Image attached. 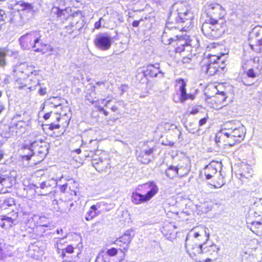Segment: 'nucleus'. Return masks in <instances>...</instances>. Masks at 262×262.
Returning <instances> with one entry per match:
<instances>
[{"label": "nucleus", "instance_id": "obj_55", "mask_svg": "<svg viewBox=\"0 0 262 262\" xmlns=\"http://www.w3.org/2000/svg\"><path fill=\"white\" fill-rule=\"evenodd\" d=\"M40 71L39 70H34L33 71L30 72L31 76H38Z\"/></svg>", "mask_w": 262, "mask_h": 262}, {"label": "nucleus", "instance_id": "obj_24", "mask_svg": "<svg viewBox=\"0 0 262 262\" xmlns=\"http://www.w3.org/2000/svg\"><path fill=\"white\" fill-rule=\"evenodd\" d=\"M33 69L32 66H29L26 62L21 63L16 66L14 72L17 74L19 73H24L26 75H29L30 72Z\"/></svg>", "mask_w": 262, "mask_h": 262}, {"label": "nucleus", "instance_id": "obj_6", "mask_svg": "<svg viewBox=\"0 0 262 262\" xmlns=\"http://www.w3.org/2000/svg\"><path fill=\"white\" fill-rule=\"evenodd\" d=\"M231 125V123L226 124V127L222 129L221 134L222 136H226L229 139V145L232 146L235 143L239 142L243 139L245 132L243 126L233 128L230 127Z\"/></svg>", "mask_w": 262, "mask_h": 262}, {"label": "nucleus", "instance_id": "obj_4", "mask_svg": "<svg viewBox=\"0 0 262 262\" xmlns=\"http://www.w3.org/2000/svg\"><path fill=\"white\" fill-rule=\"evenodd\" d=\"M41 34L39 30H33L21 36L19 42L21 48L25 50L31 48L36 52H42V47L46 46L41 40Z\"/></svg>", "mask_w": 262, "mask_h": 262}, {"label": "nucleus", "instance_id": "obj_63", "mask_svg": "<svg viewBox=\"0 0 262 262\" xmlns=\"http://www.w3.org/2000/svg\"><path fill=\"white\" fill-rule=\"evenodd\" d=\"M73 206V203H71L70 204H68V205L67 206H65L64 208H66L68 210H70V208Z\"/></svg>", "mask_w": 262, "mask_h": 262}, {"label": "nucleus", "instance_id": "obj_46", "mask_svg": "<svg viewBox=\"0 0 262 262\" xmlns=\"http://www.w3.org/2000/svg\"><path fill=\"white\" fill-rule=\"evenodd\" d=\"M5 181L6 179L5 178L0 177V193H3L5 192L4 189L2 188V186H3V183L5 182Z\"/></svg>", "mask_w": 262, "mask_h": 262}, {"label": "nucleus", "instance_id": "obj_41", "mask_svg": "<svg viewBox=\"0 0 262 262\" xmlns=\"http://www.w3.org/2000/svg\"><path fill=\"white\" fill-rule=\"evenodd\" d=\"M95 262H108V257H104L102 255L98 256L96 259Z\"/></svg>", "mask_w": 262, "mask_h": 262}, {"label": "nucleus", "instance_id": "obj_1", "mask_svg": "<svg viewBox=\"0 0 262 262\" xmlns=\"http://www.w3.org/2000/svg\"><path fill=\"white\" fill-rule=\"evenodd\" d=\"M205 12L209 18L203 24L202 32L209 39L219 38L225 30V25L222 19L225 15V10L220 5L212 4L206 7Z\"/></svg>", "mask_w": 262, "mask_h": 262}, {"label": "nucleus", "instance_id": "obj_38", "mask_svg": "<svg viewBox=\"0 0 262 262\" xmlns=\"http://www.w3.org/2000/svg\"><path fill=\"white\" fill-rule=\"evenodd\" d=\"M13 205H14V201L13 199L10 198L4 201L3 207L6 208V206H12Z\"/></svg>", "mask_w": 262, "mask_h": 262}, {"label": "nucleus", "instance_id": "obj_53", "mask_svg": "<svg viewBox=\"0 0 262 262\" xmlns=\"http://www.w3.org/2000/svg\"><path fill=\"white\" fill-rule=\"evenodd\" d=\"M261 223L259 222H252L251 225L254 226L256 228H259Z\"/></svg>", "mask_w": 262, "mask_h": 262}, {"label": "nucleus", "instance_id": "obj_22", "mask_svg": "<svg viewBox=\"0 0 262 262\" xmlns=\"http://www.w3.org/2000/svg\"><path fill=\"white\" fill-rule=\"evenodd\" d=\"M261 69L262 66L261 65L253 66V68H250L247 70L246 69H245V72L248 77L254 78L260 75Z\"/></svg>", "mask_w": 262, "mask_h": 262}, {"label": "nucleus", "instance_id": "obj_64", "mask_svg": "<svg viewBox=\"0 0 262 262\" xmlns=\"http://www.w3.org/2000/svg\"><path fill=\"white\" fill-rule=\"evenodd\" d=\"M69 121H70V120H66L65 121V124H64L63 123H62L61 125L62 126V127H67L68 125H69Z\"/></svg>", "mask_w": 262, "mask_h": 262}, {"label": "nucleus", "instance_id": "obj_23", "mask_svg": "<svg viewBox=\"0 0 262 262\" xmlns=\"http://www.w3.org/2000/svg\"><path fill=\"white\" fill-rule=\"evenodd\" d=\"M132 201L135 204H140L149 201V199L145 194H142L137 192L132 194Z\"/></svg>", "mask_w": 262, "mask_h": 262}, {"label": "nucleus", "instance_id": "obj_37", "mask_svg": "<svg viewBox=\"0 0 262 262\" xmlns=\"http://www.w3.org/2000/svg\"><path fill=\"white\" fill-rule=\"evenodd\" d=\"M216 97L220 99L219 100L220 102H224L227 98L226 94L224 92H220L218 91V92L216 93Z\"/></svg>", "mask_w": 262, "mask_h": 262}, {"label": "nucleus", "instance_id": "obj_10", "mask_svg": "<svg viewBox=\"0 0 262 262\" xmlns=\"http://www.w3.org/2000/svg\"><path fill=\"white\" fill-rule=\"evenodd\" d=\"M179 86L180 94H177L173 97V100L176 103H184L188 99L193 100L195 95L192 94H187L186 93V83L183 79H179L178 81Z\"/></svg>", "mask_w": 262, "mask_h": 262}, {"label": "nucleus", "instance_id": "obj_14", "mask_svg": "<svg viewBox=\"0 0 262 262\" xmlns=\"http://www.w3.org/2000/svg\"><path fill=\"white\" fill-rule=\"evenodd\" d=\"M220 248L215 244L211 242L205 241L204 239L203 246L202 247V252L201 254H208L209 255H217Z\"/></svg>", "mask_w": 262, "mask_h": 262}, {"label": "nucleus", "instance_id": "obj_47", "mask_svg": "<svg viewBox=\"0 0 262 262\" xmlns=\"http://www.w3.org/2000/svg\"><path fill=\"white\" fill-rule=\"evenodd\" d=\"M208 119V117L207 115L206 117H204V118L200 119V121H199V126H203L204 124H205L206 123V122H207V121Z\"/></svg>", "mask_w": 262, "mask_h": 262}, {"label": "nucleus", "instance_id": "obj_42", "mask_svg": "<svg viewBox=\"0 0 262 262\" xmlns=\"http://www.w3.org/2000/svg\"><path fill=\"white\" fill-rule=\"evenodd\" d=\"M66 29H67V32L69 34H71L76 29V27L73 24H71L70 26H67Z\"/></svg>", "mask_w": 262, "mask_h": 262}, {"label": "nucleus", "instance_id": "obj_25", "mask_svg": "<svg viewBox=\"0 0 262 262\" xmlns=\"http://www.w3.org/2000/svg\"><path fill=\"white\" fill-rule=\"evenodd\" d=\"M17 5L19 6L18 8L19 10L23 12H26L27 13L30 14L31 15L34 14V6L32 4L22 2H20V4L18 3Z\"/></svg>", "mask_w": 262, "mask_h": 262}, {"label": "nucleus", "instance_id": "obj_39", "mask_svg": "<svg viewBox=\"0 0 262 262\" xmlns=\"http://www.w3.org/2000/svg\"><path fill=\"white\" fill-rule=\"evenodd\" d=\"M74 248L72 245H68L66 248H63L61 250H62V253L64 252L71 254L74 252Z\"/></svg>", "mask_w": 262, "mask_h": 262}, {"label": "nucleus", "instance_id": "obj_33", "mask_svg": "<svg viewBox=\"0 0 262 262\" xmlns=\"http://www.w3.org/2000/svg\"><path fill=\"white\" fill-rule=\"evenodd\" d=\"M8 50L6 48L0 49V67H4L6 64V56Z\"/></svg>", "mask_w": 262, "mask_h": 262}, {"label": "nucleus", "instance_id": "obj_43", "mask_svg": "<svg viewBox=\"0 0 262 262\" xmlns=\"http://www.w3.org/2000/svg\"><path fill=\"white\" fill-rule=\"evenodd\" d=\"M259 58L258 57H254L253 58H251L248 60L249 63L256 64V66L260 65L259 64Z\"/></svg>", "mask_w": 262, "mask_h": 262}, {"label": "nucleus", "instance_id": "obj_60", "mask_svg": "<svg viewBox=\"0 0 262 262\" xmlns=\"http://www.w3.org/2000/svg\"><path fill=\"white\" fill-rule=\"evenodd\" d=\"M199 111L197 108H193L190 112V114L195 115L198 113Z\"/></svg>", "mask_w": 262, "mask_h": 262}, {"label": "nucleus", "instance_id": "obj_44", "mask_svg": "<svg viewBox=\"0 0 262 262\" xmlns=\"http://www.w3.org/2000/svg\"><path fill=\"white\" fill-rule=\"evenodd\" d=\"M31 145L30 146L26 145V146H24V148L23 149V156H22L23 158L26 159V157L25 156V154L30 155V153H29L28 150H25L26 148H31Z\"/></svg>", "mask_w": 262, "mask_h": 262}, {"label": "nucleus", "instance_id": "obj_56", "mask_svg": "<svg viewBox=\"0 0 262 262\" xmlns=\"http://www.w3.org/2000/svg\"><path fill=\"white\" fill-rule=\"evenodd\" d=\"M56 9H57V11L56 12L57 13V16L58 17H61V14L63 13V12L64 11V10L61 9H59V8H56Z\"/></svg>", "mask_w": 262, "mask_h": 262}, {"label": "nucleus", "instance_id": "obj_3", "mask_svg": "<svg viewBox=\"0 0 262 262\" xmlns=\"http://www.w3.org/2000/svg\"><path fill=\"white\" fill-rule=\"evenodd\" d=\"M172 23H170L169 21L167 23L166 28L165 29L163 34L162 36V41L165 45H169L173 41H177L176 48V52L181 53L185 50V46H192L191 39L190 37L187 35L184 36L175 35L174 37L169 36L171 29L174 28L176 29L179 27L172 26Z\"/></svg>", "mask_w": 262, "mask_h": 262}, {"label": "nucleus", "instance_id": "obj_34", "mask_svg": "<svg viewBox=\"0 0 262 262\" xmlns=\"http://www.w3.org/2000/svg\"><path fill=\"white\" fill-rule=\"evenodd\" d=\"M67 237V234L63 235L62 237L54 238L53 241L54 243V246L58 250L62 249L61 245H62V241Z\"/></svg>", "mask_w": 262, "mask_h": 262}, {"label": "nucleus", "instance_id": "obj_8", "mask_svg": "<svg viewBox=\"0 0 262 262\" xmlns=\"http://www.w3.org/2000/svg\"><path fill=\"white\" fill-rule=\"evenodd\" d=\"M250 46L251 48L257 53L262 51V28L257 26L254 27L249 35Z\"/></svg>", "mask_w": 262, "mask_h": 262}, {"label": "nucleus", "instance_id": "obj_32", "mask_svg": "<svg viewBox=\"0 0 262 262\" xmlns=\"http://www.w3.org/2000/svg\"><path fill=\"white\" fill-rule=\"evenodd\" d=\"M253 174V170L252 169L248 166L245 165L244 167L242 169V171L240 173L241 178H246L248 179L252 177Z\"/></svg>", "mask_w": 262, "mask_h": 262}, {"label": "nucleus", "instance_id": "obj_2", "mask_svg": "<svg viewBox=\"0 0 262 262\" xmlns=\"http://www.w3.org/2000/svg\"><path fill=\"white\" fill-rule=\"evenodd\" d=\"M209 229L204 226H199L192 229L187 234L185 239V248L190 256L193 257L202 252L203 242L199 237H204L205 241H208L209 238Z\"/></svg>", "mask_w": 262, "mask_h": 262}, {"label": "nucleus", "instance_id": "obj_16", "mask_svg": "<svg viewBox=\"0 0 262 262\" xmlns=\"http://www.w3.org/2000/svg\"><path fill=\"white\" fill-rule=\"evenodd\" d=\"M154 149H144L142 150L137 156L138 160L143 164L148 163L152 157V154Z\"/></svg>", "mask_w": 262, "mask_h": 262}, {"label": "nucleus", "instance_id": "obj_28", "mask_svg": "<svg viewBox=\"0 0 262 262\" xmlns=\"http://www.w3.org/2000/svg\"><path fill=\"white\" fill-rule=\"evenodd\" d=\"M31 83L29 84H24L18 86V88L19 90L25 89V90H29V91H32L36 90V86L39 85V80L38 79L34 80H30Z\"/></svg>", "mask_w": 262, "mask_h": 262}, {"label": "nucleus", "instance_id": "obj_49", "mask_svg": "<svg viewBox=\"0 0 262 262\" xmlns=\"http://www.w3.org/2000/svg\"><path fill=\"white\" fill-rule=\"evenodd\" d=\"M98 109L100 112H103L105 116H107L108 113L104 109L103 107L101 105H98Z\"/></svg>", "mask_w": 262, "mask_h": 262}, {"label": "nucleus", "instance_id": "obj_27", "mask_svg": "<svg viewBox=\"0 0 262 262\" xmlns=\"http://www.w3.org/2000/svg\"><path fill=\"white\" fill-rule=\"evenodd\" d=\"M130 233L131 231H126L122 236L116 240L114 244L119 245L120 246H121V244H120L119 243L128 244L132 239Z\"/></svg>", "mask_w": 262, "mask_h": 262}, {"label": "nucleus", "instance_id": "obj_19", "mask_svg": "<svg viewBox=\"0 0 262 262\" xmlns=\"http://www.w3.org/2000/svg\"><path fill=\"white\" fill-rule=\"evenodd\" d=\"M16 221L14 219L7 216H1L0 217V226L4 229H8L16 224Z\"/></svg>", "mask_w": 262, "mask_h": 262}, {"label": "nucleus", "instance_id": "obj_15", "mask_svg": "<svg viewBox=\"0 0 262 262\" xmlns=\"http://www.w3.org/2000/svg\"><path fill=\"white\" fill-rule=\"evenodd\" d=\"M143 73L144 76L149 75L150 77H156L158 73L162 74L163 76V73L160 70L159 63H156L154 64H149L147 66V69L145 71H143Z\"/></svg>", "mask_w": 262, "mask_h": 262}, {"label": "nucleus", "instance_id": "obj_48", "mask_svg": "<svg viewBox=\"0 0 262 262\" xmlns=\"http://www.w3.org/2000/svg\"><path fill=\"white\" fill-rule=\"evenodd\" d=\"M102 21H103V19L102 17H101L98 21L95 23L94 27L95 29H98L101 27Z\"/></svg>", "mask_w": 262, "mask_h": 262}, {"label": "nucleus", "instance_id": "obj_29", "mask_svg": "<svg viewBox=\"0 0 262 262\" xmlns=\"http://www.w3.org/2000/svg\"><path fill=\"white\" fill-rule=\"evenodd\" d=\"M32 220H37V225L41 227H51V225H49L50 221L49 220L43 216H34V217L31 218Z\"/></svg>", "mask_w": 262, "mask_h": 262}, {"label": "nucleus", "instance_id": "obj_36", "mask_svg": "<svg viewBox=\"0 0 262 262\" xmlns=\"http://www.w3.org/2000/svg\"><path fill=\"white\" fill-rule=\"evenodd\" d=\"M226 182L224 179V177L222 176V174H220V176L218 179V181H217L216 185H214V187L215 188H220L222 186H223L225 184Z\"/></svg>", "mask_w": 262, "mask_h": 262}, {"label": "nucleus", "instance_id": "obj_13", "mask_svg": "<svg viewBox=\"0 0 262 262\" xmlns=\"http://www.w3.org/2000/svg\"><path fill=\"white\" fill-rule=\"evenodd\" d=\"M140 187L146 191L145 194L149 200L152 199L159 191L158 186L153 181L143 184Z\"/></svg>", "mask_w": 262, "mask_h": 262}, {"label": "nucleus", "instance_id": "obj_45", "mask_svg": "<svg viewBox=\"0 0 262 262\" xmlns=\"http://www.w3.org/2000/svg\"><path fill=\"white\" fill-rule=\"evenodd\" d=\"M60 126V125L59 124H55L54 123H52L49 125V128L50 130H54L55 129H58Z\"/></svg>", "mask_w": 262, "mask_h": 262}, {"label": "nucleus", "instance_id": "obj_20", "mask_svg": "<svg viewBox=\"0 0 262 262\" xmlns=\"http://www.w3.org/2000/svg\"><path fill=\"white\" fill-rule=\"evenodd\" d=\"M224 59H222V57L215 55H209L208 58L204 59L202 63L222 65L224 66Z\"/></svg>", "mask_w": 262, "mask_h": 262}, {"label": "nucleus", "instance_id": "obj_18", "mask_svg": "<svg viewBox=\"0 0 262 262\" xmlns=\"http://www.w3.org/2000/svg\"><path fill=\"white\" fill-rule=\"evenodd\" d=\"M224 68V67L222 65L203 63L202 66V70L208 75L211 76L214 75L216 74L219 71V68L223 69Z\"/></svg>", "mask_w": 262, "mask_h": 262}, {"label": "nucleus", "instance_id": "obj_54", "mask_svg": "<svg viewBox=\"0 0 262 262\" xmlns=\"http://www.w3.org/2000/svg\"><path fill=\"white\" fill-rule=\"evenodd\" d=\"M164 128L166 129L169 130L170 128L173 126L172 124H170L169 123L165 122L164 124Z\"/></svg>", "mask_w": 262, "mask_h": 262}, {"label": "nucleus", "instance_id": "obj_7", "mask_svg": "<svg viewBox=\"0 0 262 262\" xmlns=\"http://www.w3.org/2000/svg\"><path fill=\"white\" fill-rule=\"evenodd\" d=\"M30 155L25 154L26 160H29L32 156L39 157L38 161H41L46 157L48 152V147L47 144L41 141H34L31 143V148H26Z\"/></svg>", "mask_w": 262, "mask_h": 262}, {"label": "nucleus", "instance_id": "obj_12", "mask_svg": "<svg viewBox=\"0 0 262 262\" xmlns=\"http://www.w3.org/2000/svg\"><path fill=\"white\" fill-rule=\"evenodd\" d=\"M57 181L54 179H50L42 181L39 184L41 195H46L50 193L54 187L56 186Z\"/></svg>", "mask_w": 262, "mask_h": 262}, {"label": "nucleus", "instance_id": "obj_61", "mask_svg": "<svg viewBox=\"0 0 262 262\" xmlns=\"http://www.w3.org/2000/svg\"><path fill=\"white\" fill-rule=\"evenodd\" d=\"M5 107L2 102H0V114L4 110Z\"/></svg>", "mask_w": 262, "mask_h": 262}, {"label": "nucleus", "instance_id": "obj_52", "mask_svg": "<svg viewBox=\"0 0 262 262\" xmlns=\"http://www.w3.org/2000/svg\"><path fill=\"white\" fill-rule=\"evenodd\" d=\"M38 93L40 95H45L46 94V88H40Z\"/></svg>", "mask_w": 262, "mask_h": 262}, {"label": "nucleus", "instance_id": "obj_51", "mask_svg": "<svg viewBox=\"0 0 262 262\" xmlns=\"http://www.w3.org/2000/svg\"><path fill=\"white\" fill-rule=\"evenodd\" d=\"M26 124L25 122L23 121H19L16 124V127H21Z\"/></svg>", "mask_w": 262, "mask_h": 262}, {"label": "nucleus", "instance_id": "obj_30", "mask_svg": "<svg viewBox=\"0 0 262 262\" xmlns=\"http://www.w3.org/2000/svg\"><path fill=\"white\" fill-rule=\"evenodd\" d=\"M179 168L177 166H170L165 171L166 176L169 179H173L178 175Z\"/></svg>", "mask_w": 262, "mask_h": 262}, {"label": "nucleus", "instance_id": "obj_17", "mask_svg": "<svg viewBox=\"0 0 262 262\" xmlns=\"http://www.w3.org/2000/svg\"><path fill=\"white\" fill-rule=\"evenodd\" d=\"M220 165L219 163L212 162L205 167L204 173L207 179H211L216 173V166H220Z\"/></svg>", "mask_w": 262, "mask_h": 262}, {"label": "nucleus", "instance_id": "obj_40", "mask_svg": "<svg viewBox=\"0 0 262 262\" xmlns=\"http://www.w3.org/2000/svg\"><path fill=\"white\" fill-rule=\"evenodd\" d=\"M118 250L115 248L108 249L106 251V253L110 256H115L117 254Z\"/></svg>", "mask_w": 262, "mask_h": 262}, {"label": "nucleus", "instance_id": "obj_62", "mask_svg": "<svg viewBox=\"0 0 262 262\" xmlns=\"http://www.w3.org/2000/svg\"><path fill=\"white\" fill-rule=\"evenodd\" d=\"M4 152L3 150H0V161L3 159L4 156Z\"/></svg>", "mask_w": 262, "mask_h": 262}, {"label": "nucleus", "instance_id": "obj_5", "mask_svg": "<svg viewBox=\"0 0 262 262\" xmlns=\"http://www.w3.org/2000/svg\"><path fill=\"white\" fill-rule=\"evenodd\" d=\"M177 15L176 23L180 24L181 30L188 31L193 25V13L189 10L188 7L182 3L177 4Z\"/></svg>", "mask_w": 262, "mask_h": 262}, {"label": "nucleus", "instance_id": "obj_35", "mask_svg": "<svg viewBox=\"0 0 262 262\" xmlns=\"http://www.w3.org/2000/svg\"><path fill=\"white\" fill-rule=\"evenodd\" d=\"M111 101V99H101L98 100H96L95 103V106L98 108V105L103 104L104 106H107V104Z\"/></svg>", "mask_w": 262, "mask_h": 262}, {"label": "nucleus", "instance_id": "obj_59", "mask_svg": "<svg viewBox=\"0 0 262 262\" xmlns=\"http://www.w3.org/2000/svg\"><path fill=\"white\" fill-rule=\"evenodd\" d=\"M127 88V86H126V85H122L120 89H121V94L122 95L125 91H126V89Z\"/></svg>", "mask_w": 262, "mask_h": 262}, {"label": "nucleus", "instance_id": "obj_57", "mask_svg": "<svg viewBox=\"0 0 262 262\" xmlns=\"http://www.w3.org/2000/svg\"><path fill=\"white\" fill-rule=\"evenodd\" d=\"M140 21L139 20H134L133 23L132 25L134 27H137L139 25Z\"/></svg>", "mask_w": 262, "mask_h": 262}, {"label": "nucleus", "instance_id": "obj_21", "mask_svg": "<svg viewBox=\"0 0 262 262\" xmlns=\"http://www.w3.org/2000/svg\"><path fill=\"white\" fill-rule=\"evenodd\" d=\"M68 202H64L62 200H54L52 201V208L54 211L61 212H67V209L64 208L65 206H67L68 205Z\"/></svg>", "mask_w": 262, "mask_h": 262}, {"label": "nucleus", "instance_id": "obj_58", "mask_svg": "<svg viewBox=\"0 0 262 262\" xmlns=\"http://www.w3.org/2000/svg\"><path fill=\"white\" fill-rule=\"evenodd\" d=\"M51 114V113H47L45 114L43 116V118L45 120H48L50 117Z\"/></svg>", "mask_w": 262, "mask_h": 262}, {"label": "nucleus", "instance_id": "obj_50", "mask_svg": "<svg viewBox=\"0 0 262 262\" xmlns=\"http://www.w3.org/2000/svg\"><path fill=\"white\" fill-rule=\"evenodd\" d=\"M68 184L67 183L65 184H63V185H62L60 186V190L61 192H65L66 191V190L67 189V187H68Z\"/></svg>", "mask_w": 262, "mask_h": 262}, {"label": "nucleus", "instance_id": "obj_31", "mask_svg": "<svg viewBox=\"0 0 262 262\" xmlns=\"http://www.w3.org/2000/svg\"><path fill=\"white\" fill-rule=\"evenodd\" d=\"M95 88L96 86H93L91 90H88V92L85 95L86 100L89 101V102L91 103L92 104H95L96 102V100H94L95 98Z\"/></svg>", "mask_w": 262, "mask_h": 262}, {"label": "nucleus", "instance_id": "obj_26", "mask_svg": "<svg viewBox=\"0 0 262 262\" xmlns=\"http://www.w3.org/2000/svg\"><path fill=\"white\" fill-rule=\"evenodd\" d=\"M100 207V203H97L96 205H92L89 211L86 213L85 219L88 221H91L97 215L96 210Z\"/></svg>", "mask_w": 262, "mask_h": 262}, {"label": "nucleus", "instance_id": "obj_11", "mask_svg": "<svg viewBox=\"0 0 262 262\" xmlns=\"http://www.w3.org/2000/svg\"><path fill=\"white\" fill-rule=\"evenodd\" d=\"M112 41V37L106 33L97 34L94 39V43L97 48L103 51L110 48Z\"/></svg>", "mask_w": 262, "mask_h": 262}, {"label": "nucleus", "instance_id": "obj_9", "mask_svg": "<svg viewBox=\"0 0 262 262\" xmlns=\"http://www.w3.org/2000/svg\"><path fill=\"white\" fill-rule=\"evenodd\" d=\"M92 164L99 172H106L110 169V160L104 154H95L92 159Z\"/></svg>", "mask_w": 262, "mask_h": 262}]
</instances>
